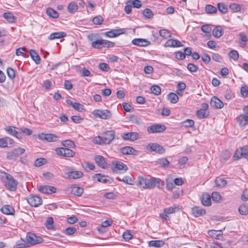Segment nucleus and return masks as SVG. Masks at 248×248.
<instances>
[{"label": "nucleus", "instance_id": "1", "mask_svg": "<svg viewBox=\"0 0 248 248\" xmlns=\"http://www.w3.org/2000/svg\"><path fill=\"white\" fill-rule=\"evenodd\" d=\"M138 186L144 189H153L155 186L159 188L164 186V183L159 178L152 177L148 179L146 177L139 176L138 178Z\"/></svg>", "mask_w": 248, "mask_h": 248}, {"label": "nucleus", "instance_id": "2", "mask_svg": "<svg viewBox=\"0 0 248 248\" xmlns=\"http://www.w3.org/2000/svg\"><path fill=\"white\" fill-rule=\"evenodd\" d=\"M0 178L7 189L11 191H16L18 182L12 175L5 172H2L0 174Z\"/></svg>", "mask_w": 248, "mask_h": 248}, {"label": "nucleus", "instance_id": "3", "mask_svg": "<svg viewBox=\"0 0 248 248\" xmlns=\"http://www.w3.org/2000/svg\"><path fill=\"white\" fill-rule=\"evenodd\" d=\"M115 132L110 130L104 132L102 136L95 137L93 140V142L99 145L109 144L115 138Z\"/></svg>", "mask_w": 248, "mask_h": 248}, {"label": "nucleus", "instance_id": "4", "mask_svg": "<svg viewBox=\"0 0 248 248\" xmlns=\"http://www.w3.org/2000/svg\"><path fill=\"white\" fill-rule=\"evenodd\" d=\"M97 33H92L88 35V39L92 42L91 46L93 48L101 49L102 48L103 39H99Z\"/></svg>", "mask_w": 248, "mask_h": 248}, {"label": "nucleus", "instance_id": "5", "mask_svg": "<svg viewBox=\"0 0 248 248\" xmlns=\"http://www.w3.org/2000/svg\"><path fill=\"white\" fill-rule=\"evenodd\" d=\"M180 210L179 206H174L164 208L163 212L160 215L162 219L167 221L170 220L169 215L176 213Z\"/></svg>", "mask_w": 248, "mask_h": 248}, {"label": "nucleus", "instance_id": "6", "mask_svg": "<svg viewBox=\"0 0 248 248\" xmlns=\"http://www.w3.org/2000/svg\"><path fill=\"white\" fill-rule=\"evenodd\" d=\"M26 239L30 247L44 242V239L41 237L37 236L34 233L31 232L27 233Z\"/></svg>", "mask_w": 248, "mask_h": 248}, {"label": "nucleus", "instance_id": "7", "mask_svg": "<svg viewBox=\"0 0 248 248\" xmlns=\"http://www.w3.org/2000/svg\"><path fill=\"white\" fill-rule=\"evenodd\" d=\"M93 115L96 118L107 120L111 118V112L108 109H95L92 112Z\"/></svg>", "mask_w": 248, "mask_h": 248}, {"label": "nucleus", "instance_id": "8", "mask_svg": "<svg viewBox=\"0 0 248 248\" xmlns=\"http://www.w3.org/2000/svg\"><path fill=\"white\" fill-rule=\"evenodd\" d=\"M28 202L32 207H38L42 204V199L37 195H31L27 199Z\"/></svg>", "mask_w": 248, "mask_h": 248}, {"label": "nucleus", "instance_id": "9", "mask_svg": "<svg viewBox=\"0 0 248 248\" xmlns=\"http://www.w3.org/2000/svg\"><path fill=\"white\" fill-rule=\"evenodd\" d=\"M166 129L165 125L162 124H154L147 127V131L149 133H161Z\"/></svg>", "mask_w": 248, "mask_h": 248}, {"label": "nucleus", "instance_id": "10", "mask_svg": "<svg viewBox=\"0 0 248 248\" xmlns=\"http://www.w3.org/2000/svg\"><path fill=\"white\" fill-rule=\"evenodd\" d=\"M38 139L47 142H55L58 140V137L53 134L41 133L38 135Z\"/></svg>", "mask_w": 248, "mask_h": 248}, {"label": "nucleus", "instance_id": "11", "mask_svg": "<svg viewBox=\"0 0 248 248\" xmlns=\"http://www.w3.org/2000/svg\"><path fill=\"white\" fill-rule=\"evenodd\" d=\"M147 149L160 154H162L165 152V149L163 147L156 143H151L149 144L147 146Z\"/></svg>", "mask_w": 248, "mask_h": 248}, {"label": "nucleus", "instance_id": "12", "mask_svg": "<svg viewBox=\"0 0 248 248\" xmlns=\"http://www.w3.org/2000/svg\"><path fill=\"white\" fill-rule=\"evenodd\" d=\"M25 152V150L22 148L14 149L11 152L7 154V158L9 159H13L14 158L22 155Z\"/></svg>", "mask_w": 248, "mask_h": 248}, {"label": "nucleus", "instance_id": "13", "mask_svg": "<svg viewBox=\"0 0 248 248\" xmlns=\"http://www.w3.org/2000/svg\"><path fill=\"white\" fill-rule=\"evenodd\" d=\"M14 144V140L9 137H5L0 139V147L11 148Z\"/></svg>", "mask_w": 248, "mask_h": 248}, {"label": "nucleus", "instance_id": "14", "mask_svg": "<svg viewBox=\"0 0 248 248\" xmlns=\"http://www.w3.org/2000/svg\"><path fill=\"white\" fill-rule=\"evenodd\" d=\"M112 164L114 165L113 171L115 172H119L120 171H125L127 170V166L121 161L113 162Z\"/></svg>", "mask_w": 248, "mask_h": 248}, {"label": "nucleus", "instance_id": "15", "mask_svg": "<svg viewBox=\"0 0 248 248\" xmlns=\"http://www.w3.org/2000/svg\"><path fill=\"white\" fill-rule=\"evenodd\" d=\"M38 190L40 192L44 193L50 194L52 193H55L56 191V188L54 186H41L38 188Z\"/></svg>", "mask_w": 248, "mask_h": 248}, {"label": "nucleus", "instance_id": "16", "mask_svg": "<svg viewBox=\"0 0 248 248\" xmlns=\"http://www.w3.org/2000/svg\"><path fill=\"white\" fill-rule=\"evenodd\" d=\"M139 137V134L137 132H129L124 133L122 135V138L125 140L135 141Z\"/></svg>", "mask_w": 248, "mask_h": 248}, {"label": "nucleus", "instance_id": "17", "mask_svg": "<svg viewBox=\"0 0 248 248\" xmlns=\"http://www.w3.org/2000/svg\"><path fill=\"white\" fill-rule=\"evenodd\" d=\"M121 152L123 155H137L138 151L131 146H125L121 148Z\"/></svg>", "mask_w": 248, "mask_h": 248}, {"label": "nucleus", "instance_id": "18", "mask_svg": "<svg viewBox=\"0 0 248 248\" xmlns=\"http://www.w3.org/2000/svg\"><path fill=\"white\" fill-rule=\"evenodd\" d=\"M210 104L211 106L217 109L221 108L224 106L223 103L216 96L212 97Z\"/></svg>", "mask_w": 248, "mask_h": 248}, {"label": "nucleus", "instance_id": "19", "mask_svg": "<svg viewBox=\"0 0 248 248\" xmlns=\"http://www.w3.org/2000/svg\"><path fill=\"white\" fill-rule=\"evenodd\" d=\"M132 43L139 46H146L150 44L148 40L141 38H135L132 41Z\"/></svg>", "mask_w": 248, "mask_h": 248}, {"label": "nucleus", "instance_id": "20", "mask_svg": "<svg viewBox=\"0 0 248 248\" xmlns=\"http://www.w3.org/2000/svg\"><path fill=\"white\" fill-rule=\"evenodd\" d=\"M93 179L98 182L103 183H110V178L108 176L102 175L101 173H96L93 176Z\"/></svg>", "mask_w": 248, "mask_h": 248}, {"label": "nucleus", "instance_id": "21", "mask_svg": "<svg viewBox=\"0 0 248 248\" xmlns=\"http://www.w3.org/2000/svg\"><path fill=\"white\" fill-rule=\"evenodd\" d=\"M83 173L81 171H71L67 173V178L68 179H77L81 178Z\"/></svg>", "mask_w": 248, "mask_h": 248}, {"label": "nucleus", "instance_id": "22", "mask_svg": "<svg viewBox=\"0 0 248 248\" xmlns=\"http://www.w3.org/2000/svg\"><path fill=\"white\" fill-rule=\"evenodd\" d=\"M165 46L166 47H180L183 46V45L178 40L169 39L166 42Z\"/></svg>", "mask_w": 248, "mask_h": 248}, {"label": "nucleus", "instance_id": "23", "mask_svg": "<svg viewBox=\"0 0 248 248\" xmlns=\"http://www.w3.org/2000/svg\"><path fill=\"white\" fill-rule=\"evenodd\" d=\"M1 211L4 214L13 215L15 212L14 208L10 205H4L1 208Z\"/></svg>", "mask_w": 248, "mask_h": 248}, {"label": "nucleus", "instance_id": "24", "mask_svg": "<svg viewBox=\"0 0 248 248\" xmlns=\"http://www.w3.org/2000/svg\"><path fill=\"white\" fill-rule=\"evenodd\" d=\"M16 129H17L16 127L12 126H7L4 128L8 134L19 139L20 137L18 136L19 131H17Z\"/></svg>", "mask_w": 248, "mask_h": 248}, {"label": "nucleus", "instance_id": "25", "mask_svg": "<svg viewBox=\"0 0 248 248\" xmlns=\"http://www.w3.org/2000/svg\"><path fill=\"white\" fill-rule=\"evenodd\" d=\"M94 160L96 163L100 167L105 169L107 167V164L103 156L101 155H95L94 157Z\"/></svg>", "mask_w": 248, "mask_h": 248}, {"label": "nucleus", "instance_id": "26", "mask_svg": "<svg viewBox=\"0 0 248 248\" xmlns=\"http://www.w3.org/2000/svg\"><path fill=\"white\" fill-rule=\"evenodd\" d=\"M206 213L205 210L199 207L195 206L192 209V214L195 217H199L203 216Z\"/></svg>", "mask_w": 248, "mask_h": 248}, {"label": "nucleus", "instance_id": "27", "mask_svg": "<svg viewBox=\"0 0 248 248\" xmlns=\"http://www.w3.org/2000/svg\"><path fill=\"white\" fill-rule=\"evenodd\" d=\"M66 34L65 32H55L50 34L48 39L50 40H54L55 39H60L66 36Z\"/></svg>", "mask_w": 248, "mask_h": 248}, {"label": "nucleus", "instance_id": "28", "mask_svg": "<svg viewBox=\"0 0 248 248\" xmlns=\"http://www.w3.org/2000/svg\"><path fill=\"white\" fill-rule=\"evenodd\" d=\"M66 102L68 105L71 106L74 108L78 111H81L84 109V106L82 104L77 103V102H73L69 99H67L66 100Z\"/></svg>", "mask_w": 248, "mask_h": 248}, {"label": "nucleus", "instance_id": "29", "mask_svg": "<svg viewBox=\"0 0 248 248\" xmlns=\"http://www.w3.org/2000/svg\"><path fill=\"white\" fill-rule=\"evenodd\" d=\"M239 125L244 126L248 124V116L245 114L240 115L237 118Z\"/></svg>", "mask_w": 248, "mask_h": 248}, {"label": "nucleus", "instance_id": "30", "mask_svg": "<svg viewBox=\"0 0 248 248\" xmlns=\"http://www.w3.org/2000/svg\"><path fill=\"white\" fill-rule=\"evenodd\" d=\"M71 188V193L77 196H81L83 192V189L79 186H72Z\"/></svg>", "mask_w": 248, "mask_h": 248}, {"label": "nucleus", "instance_id": "31", "mask_svg": "<svg viewBox=\"0 0 248 248\" xmlns=\"http://www.w3.org/2000/svg\"><path fill=\"white\" fill-rule=\"evenodd\" d=\"M30 245H28L27 241L21 238L20 240L17 241L16 245L14 246V248H28Z\"/></svg>", "mask_w": 248, "mask_h": 248}, {"label": "nucleus", "instance_id": "32", "mask_svg": "<svg viewBox=\"0 0 248 248\" xmlns=\"http://www.w3.org/2000/svg\"><path fill=\"white\" fill-rule=\"evenodd\" d=\"M201 200L202 204L204 206H209L211 204V197L208 194H203Z\"/></svg>", "mask_w": 248, "mask_h": 248}, {"label": "nucleus", "instance_id": "33", "mask_svg": "<svg viewBox=\"0 0 248 248\" xmlns=\"http://www.w3.org/2000/svg\"><path fill=\"white\" fill-rule=\"evenodd\" d=\"M30 54L31 59L36 64L40 63L41 59L38 53L33 49H31L30 51Z\"/></svg>", "mask_w": 248, "mask_h": 248}, {"label": "nucleus", "instance_id": "34", "mask_svg": "<svg viewBox=\"0 0 248 248\" xmlns=\"http://www.w3.org/2000/svg\"><path fill=\"white\" fill-rule=\"evenodd\" d=\"M208 234L212 237L217 239H220L222 237L221 231L216 230H210L208 232Z\"/></svg>", "mask_w": 248, "mask_h": 248}, {"label": "nucleus", "instance_id": "35", "mask_svg": "<svg viewBox=\"0 0 248 248\" xmlns=\"http://www.w3.org/2000/svg\"><path fill=\"white\" fill-rule=\"evenodd\" d=\"M47 15L53 18H57L59 17V13L57 11L51 8H48L46 10Z\"/></svg>", "mask_w": 248, "mask_h": 248}, {"label": "nucleus", "instance_id": "36", "mask_svg": "<svg viewBox=\"0 0 248 248\" xmlns=\"http://www.w3.org/2000/svg\"><path fill=\"white\" fill-rule=\"evenodd\" d=\"M3 17L8 22L11 23L15 22L16 17L13 14L10 12L4 13L3 14Z\"/></svg>", "mask_w": 248, "mask_h": 248}, {"label": "nucleus", "instance_id": "37", "mask_svg": "<svg viewBox=\"0 0 248 248\" xmlns=\"http://www.w3.org/2000/svg\"><path fill=\"white\" fill-rule=\"evenodd\" d=\"M164 245L163 240H152L149 242V245L151 247L160 248Z\"/></svg>", "mask_w": 248, "mask_h": 248}, {"label": "nucleus", "instance_id": "38", "mask_svg": "<svg viewBox=\"0 0 248 248\" xmlns=\"http://www.w3.org/2000/svg\"><path fill=\"white\" fill-rule=\"evenodd\" d=\"M205 12L208 14H213L217 12V8L212 5L207 4L205 7Z\"/></svg>", "mask_w": 248, "mask_h": 248}, {"label": "nucleus", "instance_id": "39", "mask_svg": "<svg viewBox=\"0 0 248 248\" xmlns=\"http://www.w3.org/2000/svg\"><path fill=\"white\" fill-rule=\"evenodd\" d=\"M168 99L172 103H176L179 100V97L177 95L174 93H170L168 95Z\"/></svg>", "mask_w": 248, "mask_h": 248}, {"label": "nucleus", "instance_id": "40", "mask_svg": "<svg viewBox=\"0 0 248 248\" xmlns=\"http://www.w3.org/2000/svg\"><path fill=\"white\" fill-rule=\"evenodd\" d=\"M216 186L219 187H223L227 184V181L223 178H217L215 180Z\"/></svg>", "mask_w": 248, "mask_h": 248}, {"label": "nucleus", "instance_id": "41", "mask_svg": "<svg viewBox=\"0 0 248 248\" xmlns=\"http://www.w3.org/2000/svg\"><path fill=\"white\" fill-rule=\"evenodd\" d=\"M75 155V152L67 148H63V156L67 157H73Z\"/></svg>", "mask_w": 248, "mask_h": 248}, {"label": "nucleus", "instance_id": "42", "mask_svg": "<svg viewBox=\"0 0 248 248\" xmlns=\"http://www.w3.org/2000/svg\"><path fill=\"white\" fill-rule=\"evenodd\" d=\"M78 9V6L75 2H71L68 6V10L70 13H74Z\"/></svg>", "mask_w": 248, "mask_h": 248}, {"label": "nucleus", "instance_id": "43", "mask_svg": "<svg viewBox=\"0 0 248 248\" xmlns=\"http://www.w3.org/2000/svg\"><path fill=\"white\" fill-rule=\"evenodd\" d=\"M239 213L242 215H247L248 214V206L243 204L239 206L238 208Z\"/></svg>", "mask_w": 248, "mask_h": 248}, {"label": "nucleus", "instance_id": "44", "mask_svg": "<svg viewBox=\"0 0 248 248\" xmlns=\"http://www.w3.org/2000/svg\"><path fill=\"white\" fill-rule=\"evenodd\" d=\"M119 181H122L124 182V183L129 184V185H133L134 181L132 179V177L131 176H124L121 180L120 178H117Z\"/></svg>", "mask_w": 248, "mask_h": 248}, {"label": "nucleus", "instance_id": "45", "mask_svg": "<svg viewBox=\"0 0 248 248\" xmlns=\"http://www.w3.org/2000/svg\"><path fill=\"white\" fill-rule=\"evenodd\" d=\"M62 146L64 147H67L68 148H74L75 146L74 142L69 140H65L62 141Z\"/></svg>", "mask_w": 248, "mask_h": 248}, {"label": "nucleus", "instance_id": "46", "mask_svg": "<svg viewBox=\"0 0 248 248\" xmlns=\"http://www.w3.org/2000/svg\"><path fill=\"white\" fill-rule=\"evenodd\" d=\"M222 34V31L220 27H217L213 31V35L216 38L220 37Z\"/></svg>", "mask_w": 248, "mask_h": 248}, {"label": "nucleus", "instance_id": "47", "mask_svg": "<svg viewBox=\"0 0 248 248\" xmlns=\"http://www.w3.org/2000/svg\"><path fill=\"white\" fill-rule=\"evenodd\" d=\"M218 10L223 14H225L228 11V7L224 3L219 2L217 3Z\"/></svg>", "mask_w": 248, "mask_h": 248}, {"label": "nucleus", "instance_id": "48", "mask_svg": "<svg viewBox=\"0 0 248 248\" xmlns=\"http://www.w3.org/2000/svg\"><path fill=\"white\" fill-rule=\"evenodd\" d=\"M150 89L152 93L155 95H159L161 93V88L158 85H153Z\"/></svg>", "mask_w": 248, "mask_h": 248}, {"label": "nucleus", "instance_id": "49", "mask_svg": "<svg viewBox=\"0 0 248 248\" xmlns=\"http://www.w3.org/2000/svg\"><path fill=\"white\" fill-rule=\"evenodd\" d=\"M196 114L200 119L205 118L208 116V113H206V111L201 109L197 111Z\"/></svg>", "mask_w": 248, "mask_h": 248}, {"label": "nucleus", "instance_id": "50", "mask_svg": "<svg viewBox=\"0 0 248 248\" xmlns=\"http://www.w3.org/2000/svg\"><path fill=\"white\" fill-rule=\"evenodd\" d=\"M160 35L164 38H168L171 37V33L167 30L163 29L159 31Z\"/></svg>", "mask_w": 248, "mask_h": 248}, {"label": "nucleus", "instance_id": "51", "mask_svg": "<svg viewBox=\"0 0 248 248\" xmlns=\"http://www.w3.org/2000/svg\"><path fill=\"white\" fill-rule=\"evenodd\" d=\"M158 162L162 167L164 168L168 167L170 164V162L166 158L159 159Z\"/></svg>", "mask_w": 248, "mask_h": 248}, {"label": "nucleus", "instance_id": "52", "mask_svg": "<svg viewBox=\"0 0 248 248\" xmlns=\"http://www.w3.org/2000/svg\"><path fill=\"white\" fill-rule=\"evenodd\" d=\"M19 130V133H22L24 134L25 135L30 136L31 135L32 132V130L30 129H29L26 127H22L20 129H18Z\"/></svg>", "mask_w": 248, "mask_h": 248}, {"label": "nucleus", "instance_id": "53", "mask_svg": "<svg viewBox=\"0 0 248 248\" xmlns=\"http://www.w3.org/2000/svg\"><path fill=\"white\" fill-rule=\"evenodd\" d=\"M115 43L114 42L103 39L102 47H106L108 48L113 47L114 46Z\"/></svg>", "mask_w": 248, "mask_h": 248}, {"label": "nucleus", "instance_id": "54", "mask_svg": "<svg viewBox=\"0 0 248 248\" xmlns=\"http://www.w3.org/2000/svg\"><path fill=\"white\" fill-rule=\"evenodd\" d=\"M183 125L186 127H191L194 125V121L191 119H187L182 123Z\"/></svg>", "mask_w": 248, "mask_h": 248}, {"label": "nucleus", "instance_id": "55", "mask_svg": "<svg viewBox=\"0 0 248 248\" xmlns=\"http://www.w3.org/2000/svg\"><path fill=\"white\" fill-rule=\"evenodd\" d=\"M230 8L234 12H237L241 10V6L239 4L233 3L230 5Z\"/></svg>", "mask_w": 248, "mask_h": 248}, {"label": "nucleus", "instance_id": "56", "mask_svg": "<svg viewBox=\"0 0 248 248\" xmlns=\"http://www.w3.org/2000/svg\"><path fill=\"white\" fill-rule=\"evenodd\" d=\"M143 15L148 18H151L154 16L152 10L148 8H146L143 11Z\"/></svg>", "mask_w": 248, "mask_h": 248}, {"label": "nucleus", "instance_id": "57", "mask_svg": "<svg viewBox=\"0 0 248 248\" xmlns=\"http://www.w3.org/2000/svg\"><path fill=\"white\" fill-rule=\"evenodd\" d=\"M53 218L52 217H49L47 218L46 222V226L48 229H52L53 227Z\"/></svg>", "mask_w": 248, "mask_h": 248}, {"label": "nucleus", "instance_id": "58", "mask_svg": "<svg viewBox=\"0 0 248 248\" xmlns=\"http://www.w3.org/2000/svg\"><path fill=\"white\" fill-rule=\"evenodd\" d=\"M229 56L231 58L236 61L239 58L238 52L235 50H232L229 52Z\"/></svg>", "mask_w": 248, "mask_h": 248}, {"label": "nucleus", "instance_id": "59", "mask_svg": "<svg viewBox=\"0 0 248 248\" xmlns=\"http://www.w3.org/2000/svg\"><path fill=\"white\" fill-rule=\"evenodd\" d=\"M187 68L191 72H196L199 69L198 67L196 65L191 63L187 64Z\"/></svg>", "mask_w": 248, "mask_h": 248}, {"label": "nucleus", "instance_id": "60", "mask_svg": "<svg viewBox=\"0 0 248 248\" xmlns=\"http://www.w3.org/2000/svg\"><path fill=\"white\" fill-rule=\"evenodd\" d=\"M7 74L8 77L11 79H13L15 78V71L11 67H8L7 69Z\"/></svg>", "mask_w": 248, "mask_h": 248}, {"label": "nucleus", "instance_id": "61", "mask_svg": "<svg viewBox=\"0 0 248 248\" xmlns=\"http://www.w3.org/2000/svg\"><path fill=\"white\" fill-rule=\"evenodd\" d=\"M103 21V17L100 16H97L93 19V22L96 25H100Z\"/></svg>", "mask_w": 248, "mask_h": 248}, {"label": "nucleus", "instance_id": "62", "mask_svg": "<svg viewBox=\"0 0 248 248\" xmlns=\"http://www.w3.org/2000/svg\"><path fill=\"white\" fill-rule=\"evenodd\" d=\"M46 163V160L44 158H38L35 161V166L39 167L44 165Z\"/></svg>", "mask_w": 248, "mask_h": 248}, {"label": "nucleus", "instance_id": "63", "mask_svg": "<svg viewBox=\"0 0 248 248\" xmlns=\"http://www.w3.org/2000/svg\"><path fill=\"white\" fill-rule=\"evenodd\" d=\"M98 67L103 71L107 72L109 70V67L108 64L106 63H101L99 64Z\"/></svg>", "mask_w": 248, "mask_h": 248}, {"label": "nucleus", "instance_id": "64", "mask_svg": "<svg viewBox=\"0 0 248 248\" xmlns=\"http://www.w3.org/2000/svg\"><path fill=\"white\" fill-rule=\"evenodd\" d=\"M212 198L215 202H218L221 199L220 194L217 192H213L212 194Z\"/></svg>", "mask_w": 248, "mask_h": 248}]
</instances>
